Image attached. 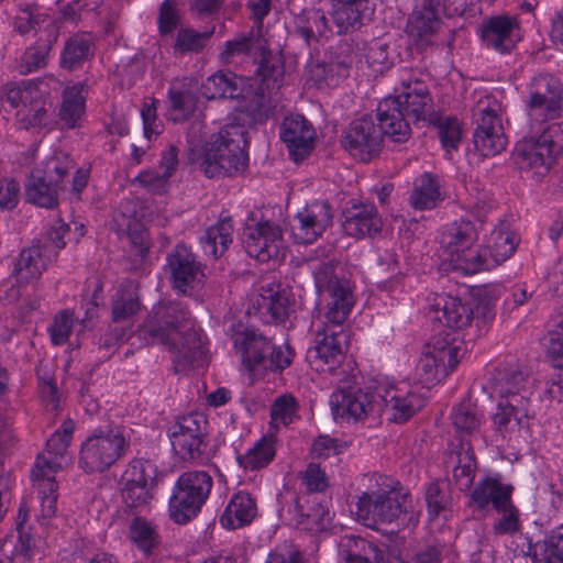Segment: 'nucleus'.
Masks as SVG:
<instances>
[{
  "label": "nucleus",
  "instance_id": "obj_44",
  "mask_svg": "<svg viewBox=\"0 0 563 563\" xmlns=\"http://www.w3.org/2000/svg\"><path fill=\"white\" fill-rule=\"evenodd\" d=\"M529 134L547 148L556 159L563 153V121L562 122H529Z\"/></svg>",
  "mask_w": 563,
  "mask_h": 563
},
{
  "label": "nucleus",
  "instance_id": "obj_3",
  "mask_svg": "<svg viewBox=\"0 0 563 563\" xmlns=\"http://www.w3.org/2000/svg\"><path fill=\"white\" fill-rule=\"evenodd\" d=\"M247 130L241 124H227L205 144L199 159L201 172L209 178L235 176L247 167Z\"/></svg>",
  "mask_w": 563,
  "mask_h": 563
},
{
  "label": "nucleus",
  "instance_id": "obj_26",
  "mask_svg": "<svg viewBox=\"0 0 563 563\" xmlns=\"http://www.w3.org/2000/svg\"><path fill=\"white\" fill-rule=\"evenodd\" d=\"M332 23L338 34L357 30L364 21H369L374 13L371 0H331Z\"/></svg>",
  "mask_w": 563,
  "mask_h": 563
},
{
  "label": "nucleus",
  "instance_id": "obj_33",
  "mask_svg": "<svg viewBox=\"0 0 563 563\" xmlns=\"http://www.w3.org/2000/svg\"><path fill=\"white\" fill-rule=\"evenodd\" d=\"M478 240L477 225L472 220H456L445 228L441 235V244L452 256L474 246Z\"/></svg>",
  "mask_w": 563,
  "mask_h": 563
},
{
  "label": "nucleus",
  "instance_id": "obj_59",
  "mask_svg": "<svg viewBox=\"0 0 563 563\" xmlns=\"http://www.w3.org/2000/svg\"><path fill=\"white\" fill-rule=\"evenodd\" d=\"M389 46L379 41H372L365 49V59L368 67L375 74L383 75L394 65V58L389 54Z\"/></svg>",
  "mask_w": 563,
  "mask_h": 563
},
{
  "label": "nucleus",
  "instance_id": "obj_61",
  "mask_svg": "<svg viewBox=\"0 0 563 563\" xmlns=\"http://www.w3.org/2000/svg\"><path fill=\"white\" fill-rule=\"evenodd\" d=\"M495 511L501 515L493 525L495 536H512L521 529L520 512L512 501Z\"/></svg>",
  "mask_w": 563,
  "mask_h": 563
},
{
  "label": "nucleus",
  "instance_id": "obj_62",
  "mask_svg": "<svg viewBox=\"0 0 563 563\" xmlns=\"http://www.w3.org/2000/svg\"><path fill=\"white\" fill-rule=\"evenodd\" d=\"M266 563H309V560L292 541H284L268 553Z\"/></svg>",
  "mask_w": 563,
  "mask_h": 563
},
{
  "label": "nucleus",
  "instance_id": "obj_18",
  "mask_svg": "<svg viewBox=\"0 0 563 563\" xmlns=\"http://www.w3.org/2000/svg\"><path fill=\"white\" fill-rule=\"evenodd\" d=\"M279 135L296 163L303 161L314 147V128L301 114L286 117L280 124Z\"/></svg>",
  "mask_w": 563,
  "mask_h": 563
},
{
  "label": "nucleus",
  "instance_id": "obj_37",
  "mask_svg": "<svg viewBox=\"0 0 563 563\" xmlns=\"http://www.w3.org/2000/svg\"><path fill=\"white\" fill-rule=\"evenodd\" d=\"M296 32L305 40L307 44L312 41L318 42L320 37L332 33L329 19L321 9L309 8L296 18Z\"/></svg>",
  "mask_w": 563,
  "mask_h": 563
},
{
  "label": "nucleus",
  "instance_id": "obj_30",
  "mask_svg": "<svg viewBox=\"0 0 563 563\" xmlns=\"http://www.w3.org/2000/svg\"><path fill=\"white\" fill-rule=\"evenodd\" d=\"M339 555L343 563H385V552L377 543L353 534L341 537Z\"/></svg>",
  "mask_w": 563,
  "mask_h": 563
},
{
  "label": "nucleus",
  "instance_id": "obj_29",
  "mask_svg": "<svg viewBox=\"0 0 563 563\" xmlns=\"http://www.w3.org/2000/svg\"><path fill=\"white\" fill-rule=\"evenodd\" d=\"M177 336L157 344L166 345L173 354V364L176 373L189 368L201 354V340L191 329H179Z\"/></svg>",
  "mask_w": 563,
  "mask_h": 563
},
{
  "label": "nucleus",
  "instance_id": "obj_9",
  "mask_svg": "<svg viewBox=\"0 0 563 563\" xmlns=\"http://www.w3.org/2000/svg\"><path fill=\"white\" fill-rule=\"evenodd\" d=\"M526 111L528 122H549L556 120L563 112V85L550 74H540L532 78L528 87Z\"/></svg>",
  "mask_w": 563,
  "mask_h": 563
},
{
  "label": "nucleus",
  "instance_id": "obj_34",
  "mask_svg": "<svg viewBox=\"0 0 563 563\" xmlns=\"http://www.w3.org/2000/svg\"><path fill=\"white\" fill-rule=\"evenodd\" d=\"M328 509L310 494H301L294 500V521L297 527L316 531L324 528Z\"/></svg>",
  "mask_w": 563,
  "mask_h": 563
},
{
  "label": "nucleus",
  "instance_id": "obj_25",
  "mask_svg": "<svg viewBox=\"0 0 563 563\" xmlns=\"http://www.w3.org/2000/svg\"><path fill=\"white\" fill-rule=\"evenodd\" d=\"M234 347L241 353L242 363L247 371H264L268 353L273 352L269 339L252 329H244L233 335Z\"/></svg>",
  "mask_w": 563,
  "mask_h": 563
},
{
  "label": "nucleus",
  "instance_id": "obj_20",
  "mask_svg": "<svg viewBox=\"0 0 563 563\" xmlns=\"http://www.w3.org/2000/svg\"><path fill=\"white\" fill-rule=\"evenodd\" d=\"M342 228L346 235L363 239L380 233L383 228L382 217L377 208L372 203L350 200L342 210Z\"/></svg>",
  "mask_w": 563,
  "mask_h": 563
},
{
  "label": "nucleus",
  "instance_id": "obj_54",
  "mask_svg": "<svg viewBox=\"0 0 563 563\" xmlns=\"http://www.w3.org/2000/svg\"><path fill=\"white\" fill-rule=\"evenodd\" d=\"M481 423L482 416L470 401L461 402L452 412V424L462 439L478 431Z\"/></svg>",
  "mask_w": 563,
  "mask_h": 563
},
{
  "label": "nucleus",
  "instance_id": "obj_8",
  "mask_svg": "<svg viewBox=\"0 0 563 563\" xmlns=\"http://www.w3.org/2000/svg\"><path fill=\"white\" fill-rule=\"evenodd\" d=\"M213 485L205 471H188L177 479L169 499V516L179 525L187 523L200 512Z\"/></svg>",
  "mask_w": 563,
  "mask_h": 563
},
{
  "label": "nucleus",
  "instance_id": "obj_32",
  "mask_svg": "<svg viewBox=\"0 0 563 563\" xmlns=\"http://www.w3.org/2000/svg\"><path fill=\"white\" fill-rule=\"evenodd\" d=\"M256 516V499L250 493L238 492L231 497L220 522L224 528L234 530L250 525Z\"/></svg>",
  "mask_w": 563,
  "mask_h": 563
},
{
  "label": "nucleus",
  "instance_id": "obj_14",
  "mask_svg": "<svg viewBox=\"0 0 563 563\" xmlns=\"http://www.w3.org/2000/svg\"><path fill=\"white\" fill-rule=\"evenodd\" d=\"M333 209L328 200H314L296 216L297 224L291 227V235L298 244L314 242L332 224Z\"/></svg>",
  "mask_w": 563,
  "mask_h": 563
},
{
  "label": "nucleus",
  "instance_id": "obj_22",
  "mask_svg": "<svg viewBox=\"0 0 563 563\" xmlns=\"http://www.w3.org/2000/svg\"><path fill=\"white\" fill-rule=\"evenodd\" d=\"M5 99L13 108H21L18 114L22 115L21 120L25 128L38 126L43 123L46 109L41 91L35 84L23 82L22 85L11 86L7 90Z\"/></svg>",
  "mask_w": 563,
  "mask_h": 563
},
{
  "label": "nucleus",
  "instance_id": "obj_10",
  "mask_svg": "<svg viewBox=\"0 0 563 563\" xmlns=\"http://www.w3.org/2000/svg\"><path fill=\"white\" fill-rule=\"evenodd\" d=\"M189 311L181 302H157L144 323L139 329V335L147 344H157L176 338L179 329L186 328Z\"/></svg>",
  "mask_w": 563,
  "mask_h": 563
},
{
  "label": "nucleus",
  "instance_id": "obj_27",
  "mask_svg": "<svg viewBox=\"0 0 563 563\" xmlns=\"http://www.w3.org/2000/svg\"><path fill=\"white\" fill-rule=\"evenodd\" d=\"M262 294L254 305L255 316L264 323L285 322L292 309V305L279 284H269L262 288Z\"/></svg>",
  "mask_w": 563,
  "mask_h": 563
},
{
  "label": "nucleus",
  "instance_id": "obj_11",
  "mask_svg": "<svg viewBox=\"0 0 563 563\" xmlns=\"http://www.w3.org/2000/svg\"><path fill=\"white\" fill-rule=\"evenodd\" d=\"M472 123L473 144L483 157H492L505 151L508 141L496 107L479 102L473 110Z\"/></svg>",
  "mask_w": 563,
  "mask_h": 563
},
{
  "label": "nucleus",
  "instance_id": "obj_40",
  "mask_svg": "<svg viewBox=\"0 0 563 563\" xmlns=\"http://www.w3.org/2000/svg\"><path fill=\"white\" fill-rule=\"evenodd\" d=\"M86 109V93L85 85L78 82L74 86L66 87L63 91V102L59 108V119L69 129L79 125V122L85 114Z\"/></svg>",
  "mask_w": 563,
  "mask_h": 563
},
{
  "label": "nucleus",
  "instance_id": "obj_21",
  "mask_svg": "<svg viewBox=\"0 0 563 563\" xmlns=\"http://www.w3.org/2000/svg\"><path fill=\"white\" fill-rule=\"evenodd\" d=\"M512 493L514 486L503 483L499 474L486 476L470 493L468 507L481 515L488 512L489 506L494 510L503 509L512 501Z\"/></svg>",
  "mask_w": 563,
  "mask_h": 563
},
{
  "label": "nucleus",
  "instance_id": "obj_16",
  "mask_svg": "<svg viewBox=\"0 0 563 563\" xmlns=\"http://www.w3.org/2000/svg\"><path fill=\"white\" fill-rule=\"evenodd\" d=\"M166 268L170 274L173 287L184 294L201 284L205 278L201 264L191 250L183 243L177 244L167 255Z\"/></svg>",
  "mask_w": 563,
  "mask_h": 563
},
{
  "label": "nucleus",
  "instance_id": "obj_51",
  "mask_svg": "<svg viewBox=\"0 0 563 563\" xmlns=\"http://www.w3.org/2000/svg\"><path fill=\"white\" fill-rule=\"evenodd\" d=\"M205 433H195V435H170L174 452L184 461H198L207 450Z\"/></svg>",
  "mask_w": 563,
  "mask_h": 563
},
{
  "label": "nucleus",
  "instance_id": "obj_23",
  "mask_svg": "<svg viewBox=\"0 0 563 563\" xmlns=\"http://www.w3.org/2000/svg\"><path fill=\"white\" fill-rule=\"evenodd\" d=\"M56 260L57 252H53L46 243H38L20 252L12 273L16 277V283L29 284L38 279Z\"/></svg>",
  "mask_w": 563,
  "mask_h": 563
},
{
  "label": "nucleus",
  "instance_id": "obj_52",
  "mask_svg": "<svg viewBox=\"0 0 563 563\" xmlns=\"http://www.w3.org/2000/svg\"><path fill=\"white\" fill-rule=\"evenodd\" d=\"M141 309V302L135 288L130 284L122 286L112 303V319L114 322L128 320Z\"/></svg>",
  "mask_w": 563,
  "mask_h": 563
},
{
  "label": "nucleus",
  "instance_id": "obj_57",
  "mask_svg": "<svg viewBox=\"0 0 563 563\" xmlns=\"http://www.w3.org/2000/svg\"><path fill=\"white\" fill-rule=\"evenodd\" d=\"M349 67L350 64L345 62L311 64L309 68V80L313 81L318 88L329 87L336 84V78L344 76Z\"/></svg>",
  "mask_w": 563,
  "mask_h": 563
},
{
  "label": "nucleus",
  "instance_id": "obj_55",
  "mask_svg": "<svg viewBox=\"0 0 563 563\" xmlns=\"http://www.w3.org/2000/svg\"><path fill=\"white\" fill-rule=\"evenodd\" d=\"M132 541L145 554H151L159 544V536L156 528L146 519L136 517L130 526Z\"/></svg>",
  "mask_w": 563,
  "mask_h": 563
},
{
  "label": "nucleus",
  "instance_id": "obj_31",
  "mask_svg": "<svg viewBox=\"0 0 563 563\" xmlns=\"http://www.w3.org/2000/svg\"><path fill=\"white\" fill-rule=\"evenodd\" d=\"M445 12L444 0H422L409 19L411 34L419 37L434 34L441 26Z\"/></svg>",
  "mask_w": 563,
  "mask_h": 563
},
{
  "label": "nucleus",
  "instance_id": "obj_43",
  "mask_svg": "<svg viewBox=\"0 0 563 563\" xmlns=\"http://www.w3.org/2000/svg\"><path fill=\"white\" fill-rule=\"evenodd\" d=\"M93 56L92 42L82 34L70 36L62 49L59 65L68 71L78 69Z\"/></svg>",
  "mask_w": 563,
  "mask_h": 563
},
{
  "label": "nucleus",
  "instance_id": "obj_60",
  "mask_svg": "<svg viewBox=\"0 0 563 563\" xmlns=\"http://www.w3.org/2000/svg\"><path fill=\"white\" fill-rule=\"evenodd\" d=\"M123 486L121 488V497L124 505L129 508H141L147 506L154 498L152 488L130 482V479H122Z\"/></svg>",
  "mask_w": 563,
  "mask_h": 563
},
{
  "label": "nucleus",
  "instance_id": "obj_41",
  "mask_svg": "<svg viewBox=\"0 0 563 563\" xmlns=\"http://www.w3.org/2000/svg\"><path fill=\"white\" fill-rule=\"evenodd\" d=\"M69 443V439L64 438L59 431H55L46 442L48 457L45 454H38L32 476L45 477L46 474L56 472L60 467L59 460L64 457Z\"/></svg>",
  "mask_w": 563,
  "mask_h": 563
},
{
  "label": "nucleus",
  "instance_id": "obj_63",
  "mask_svg": "<svg viewBox=\"0 0 563 563\" xmlns=\"http://www.w3.org/2000/svg\"><path fill=\"white\" fill-rule=\"evenodd\" d=\"M426 501L431 518H435L451 504V496L439 482H432L426 490Z\"/></svg>",
  "mask_w": 563,
  "mask_h": 563
},
{
  "label": "nucleus",
  "instance_id": "obj_15",
  "mask_svg": "<svg viewBox=\"0 0 563 563\" xmlns=\"http://www.w3.org/2000/svg\"><path fill=\"white\" fill-rule=\"evenodd\" d=\"M334 418H347L355 421L369 415L378 416L377 387L374 391L361 388L340 389L331 395L330 400Z\"/></svg>",
  "mask_w": 563,
  "mask_h": 563
},
{
  "label": "nucleus",
  "instance_id": "obj_42",
  "mask_svg": "<svg viewBox=\"0 0 563 563\" xmlns=\"http://www.w3.org/2000/svg\"><path fill=\"white\" fill-rule=\"evenodd\" d=\"M451 261L456 269L462 271L466 275L492 269L496 266L490 249L486 246L467 247L452 256Z\"/></svg>",
  "mask_w": 563,
  "mask_h": 563
},
{
  "label": "nucleus",
  "instance_id": "obj_47",
  "mask_svg": "<svg viewBox=\"0 0 563 563\" xmlns=\"http://www.w3.org/2000/svg\"><path fill=\"white\" fill-rule=\"evenodd\" d=\"M276 450L272 438L263 437L245 454L236 457L238 463L245 470L258 471L266 467L275 457Z\"/></svg>",
  "mask_w": 563,
  "mask_h": 563
},
{
  "label": "nucleus",
  "instance_id": "obj_53",
  "mask_svg": "<svg viewBox=\"0 0 563 563\" xmlns=\"http://www.w3.org/2000/svg\"><path fill=\"white\" fill-rule=\"evenodd\" d=\"M122 479H130V482L155 489L158 482V468L151 460L134 459L129 463Z\"/></svg>",
  "mask_w": 563,
  "mask_h": 563
},
{
  "label": "nucleus",
  "instance_id": "obj_46",
  "mask_svg": "<svg viewBox=\"0 0 563 563\" xmlns=\"http://www.w3.org/2000/svg\"><path fill=\"white\" fill-rule=\"evenodd\" d=\"M57 34L49 33L46 40L40 38L35 45L29 47L21 57L19 71L22 75L36 71L47 65L48 54Z\"/></svg>",
  "mask_w": 563,
  "mask_h": 563
},
{
  "label": "nucleus",
  "instance_id": "obj_50",
  "mask_svg": "<svg viewBox=\"0 0 563 563\" xmlns=\"http://www.w3.org/2000/svg\"><path fill=\"white\" fill-rule=\"evenodd\" d=\"M429 124L438 128V135L443 148L448 152L456 151L462 140V128L455 117L442 119L437 113H431Z\"/></svg>",
  "mask_w": 563,
  "mask_h": 563
},
{
  "label": "nucleus",
  "instance_id": "obj_49",
  "mask_svg": "<svg viewBox=\"0 0 563 563\" xmlns=\"http://www.w3.org/2000/svg\"><path fill=\"white\" fill-rule=\"evenodd\" d=\"M214 27L205 32H197L189 27H180L177 31L175 43L172 48L176 56L186 54H198L205 46L207 41L213 35Z\"/></svg>",
  "mask_w": 563,
  "mask_h": 563
},
{
  "label": "nucleus",
  "instance_id": "obj_7",
  "mask_svg": "<svg viewBox=\"0 0 563 563\" xmlns=\"http://www.w3.org/2000/svg\"><path fill=\"white\" fill-rule=\"evenodd\" d=\"M76 167L68 154L49 157L43 169L31 173L25 184V200L40 208L55 209L58 206L59 191L64 189V179Z\"/></svg>",
  "mask_w": 563,
  "mask_h": 563
},
{
  "label": "nucleus",
  "instance_id": "obj_48",
  "mask_svg": "<svg viewBox=\"0 0 563 563\" xmlns=\"http://www.w3.org/2000/svg\"><path fill=\"white\" fill-rule=\"evenodd\" d=\"M525 380L526 374L517 366L498 368L494 377L493 393L499 396L500 400L520 395Z\"/></svg>",
  "mask_w": 563,
  "mask_h": 563
},
{
  "label": "nucleus",
  "instance_id": "obj_6",
  "mask_svg": "<svg viewBox=\"0 0 563 563\" xmlns=\"http://www.w3.org/2000/svg\"><path fill=\"white\" fill-rule=\"evenodd\" d=\"M130 449L124 429L111 424L100 426L81 444L79 467L87 474L109 470Z\"/></svg>",
  "mask_w": 563,
  "mask_h": 563
},
{
  "label": "nucleus",
  "instance_id": "obj_12",
  "mask_svg": "<svg viewBox=\"0 0 563 563\" xmlns=\"http://www.w3.org/2000/svg\"><path fill=\"white\" fill-rule=\"evenodd\" d=\"M242 242L249 256L268 262L278 257L283 249V232L278 224L264 220L247 224L242 233Z\"/></svg>",
  "mask_w": 563,
  "mask_h": 563
},
{
  "label": "nucleus",
  "instance_id": "obj_45",
  "mask_svg": "<svg viewBox=\"0 0 563 563\" xmlns=\"http://www.w3.org/2000/svg\"><path fill=\"white\" fill-rule=\"evenodd\" d=\"M450 333H445L444 336L440 333L435 336L431 343L426 346V350L441 366L446 369L450 374L460 362L461 347L454 343V339L450 338Z\"/></svg>",
  "mask_w": 563,
  "mask_h": 563
},
{
  "label": "nucleus",
  "instance_id": "obj_39",
  "mask_svg": "<svg viewBox=\"0 0 563 563\" xmlns=\"http://www.w3.org/2000/svg\"><path fill=\"white\" fill-rule=\"evenodd\" d=\"M442 200L443 196L437 176L424 173L415 179L409 201L416 210L433 209Z\"/></svg>",
  "mask_w": 563,
  "mask_h": 563
},
{
  "label": "nucleus",
  "instance_id": "obj_17",
  "mask_svg": "<svg viewBox=\"0 0 563 563\" xmlns=\"http://www.w3.org/2000/svg\"><path fill=\"white\" fill-rule=\"evenodd\" d=\"M397 96L387 98L399 101V110L406 120V114L411 115L416 122L428 121L432 111L433 100L424 81L418 78L401 79L395 88Z\"/></svg>",
  "mask_w": 563,
  "mask_h": 563
},
{
  "label": "nucleus",
  "instance_id": "obj_38",
  "mask_svg": "<svg viewBox=\"0 0 563 563\" xmlns=\"http://www.w3.org/2000/svg\"><path fill=\"white\" fill-rule=\"evenodd\" d=\"M233 224L231 217H220L217 224L209 227L200 236V243L206 255L220 257L232 243Z\"/></svg>",
  "mask_w": 563,
  "mask_h": 563
},
{
  "label": "nucleus",
  "instance_id": "obj_56",
  "mask_svg": "<svg viewBox=\"0 0 563 563\" xmlns=\"http://www.w3.org/2000/svg\"><path fill=\"white\" fill-rule=\"evenodd\" d=\"M170 109L176 112L174 121L188 120L196 111L199 97L191 89H176L174 87L167 92Z\"/></svg>",
  "mask_w": 563,
  "mask_h": 563
},
{
  "label": "nucleus",
  "instance_id": "obj_19",
  "mask_svg": "<svg viewBox=\"0 0 563 563\" xmlns=\"http://www.w3.org/2000/svg\"><path fill=\"white\" fill-rule=\"evenodd\" d=\"M481 38L487 48L499 54L510 53L521 41L519 21L509 15L490 16L482 25Z\"/></svg>",
  "mask_w": 563,
  "mask_h": 563
},
{
  "label": "nucleus",
  "instance_id": "obj_1",
  "mask_svg": "<svg viewBox=\"0 0 563 563\" xmlns=\"http://www.w3.org/2000/svg\"><path fill=\"white\" fill-rule=\"evenodd\" d=\"M314 284L320 296L328 295L325 324L317 331L314 345L309 347L307 358L318 372H333L344 357L343 344L347 334L342 325L353 306V294L345 280L335 275L332 263H321L313 272Z\"/></svg>",
  "mask_w": 563,
  "mask_h": 563
},
{
  "label": "nucleus",
  "instance_id": "obj_2",
  "mask_svg": "<svg viewBox=\"0 0 563 563\" xmlns=\"http://www.w3.org/2000/svg\"><path fill=\"white\" fill-rule=\"evenodd\" d=\"M384 136L394 143H405L411 137V128L399 110L397 99L384 98L376 109V117L365 114L353 120L341 139L342 146L362 162L378 156Z\"/></svg>",
  "mask_w": 563,
  "mask_h": 563
},
{
  "label": "nucleus",
  "instance_id": "obj_28",
  "mask_svg": "<svg viewBox=\"0 0 563 563\" xmlns=\"http://www.w3.org/2000/svg\"><path fill=\"white\" fill-rule=\"evenodd\" d=\"M530 400L522 395H515L499 400L496 412L493 416V424L496 433L505 438L508 433L521 426L528 418Z\"/></svg>",
  "mask_w": 563,
  "mask_h": 563
},
{
  "label": "nucleus",
  "instance_id": "obj_13",
  "mask_svg": "<svg viewBox=\"0 0 563 563\" xmlns=\"http://www.w3.org/2000/svg\"><path fill=\"white\" fill-rule=\"evenodd\" d=\"M378 416L388 421L404 423L413 417L424 405V398L415 391H404L395 386H377Z\"/></svg>",
  "mask_w": 563,
  "mask_h": 563
},
{
  "label": "nucleus",
  "instance_id": "obj_58",
  "mask_svg": "<svg viewBox=\"0 0 563 563\" xmlns=\"http://www.w3.org/2000/svg\"><path fill=\"white\" fill-rule=\"evenodd\" d=\"M490 239L492 245L488 247L497 266L515 253L518 241L515 233L500 228L493 230Z\"/></svg>",
  "mask_w": 563,
  "mask_h": 563
},
{
  "label": "nucleus",
  "instance_id": "obj_35",
  "mask_svg": "<svg viewBox=\"0 0 563 563\" xmlns=\"http://www.w3.org/2000/svg\"><path fill=\"white\" fill-rule=\"evenodd\" d=\"M207 99H238L243 93V80L232 71L219 70L209 76L201 86Z\"/></svg>",
  "mask_w": 563,
  "mask_h": 563
},
{
  "label": "nucleus",
  "instance_id": "obj_24",
  "mask_svg": "<svg viewBox=\"0 0 563 563\" xmlns=\"http://www.w3.org/2000/svg\"><path fill=\"white\" fill-rule=\"evenodd\" d=\"M512 159L521 172L536 176L545 175L558 161L530 134L517 142Z\"/></svg>",
  "mask_w": 563,
  "mask_h": 563
},
{
  "label": "nucleus",
  "instance_id": "obj_4",
  "mask_svg": "<svg viewBox=\"0 0 563 563\" xmlns=\"http://www.w3.org/2000/svg\"><path fill=\"white\" fill-rule=\"evenodd\" d=\"M260 52L261 59L256 69L261 84L254 91L251 99L253 111L258 114H267L271 109L269 93L278 90L284 80V63L280 57L274 55L272 51L264 47L263 40L251 31L249 34H242L225 43V49L221 56L228 60L235 55L256 54Z\"/></svg>",
  "mask_w": 563,
  "mask_h": 563
},
{
  "label": "nucleus",
  "instance_id": "obj_64",
  "mask_svg": "<svg viewBox=\"0 0 563 563\" xmlns=\"http://www.w3.org/2000/svg\"><path fill=\"white\" fill-rule=\"evenodd\" d=\"M297 409L298 404L292 395H282L275 399L271 407V418L287 426L292 422Z\"/></svg>",
  "mask_w": 563,
  "mask_h": 563
},
{
  "label": "nucleus",
  "instance_id": "obj_5",
  "mask_svg": "<svg viewBox=\"0 0 563 563\" xmlns=\"http://www.w3.org/2000/svg\"><path fill=\"white\" fill-rule=\"evenodd\" d=\"M356 506L358 519L372 529L394 525L400 530L417 522L410 496L402 488L388 486V489L365 492L358 497Z\"/></svg>",
  "mask_w": 563,
  "mask_h": 563
},
{
  "label": "nucleus",
  "instance_id": "obj_36",
  "mask_svg": "<svg viewBox=\"0 0 563 563\" xmlns=\"http://www.w3.org/2000/svg\"><path fill=\"white\" fill-rule=\"evenodd\" d=\"M442 311V319L446 327L463 329L474 320V302L463 301L452 296H440L435 303Z\"/></svg>",
  "mask_w": 563,
  "mask_h": 563
}]
</instances>
